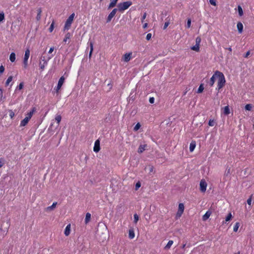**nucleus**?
<instances>
[{
	"label": "nucleus",
	"instance_id": "f257e3e1",
	"mask_svg": "<svg viewBox=\"0 0 254 254\" xmlns=\"http://www.w3.org/2000/svg\"><path fill=\"white\" fill-rule=\"evenodd\" d=\"M215 75H217L218 82H217V88H216L218 90L221 89L225 85L226 80L225 76L223 73L218 70L215 71Z\"/></svg>",
	"mask_w": 254,
	"mask_h": 254
},
{
	"label": "nucleus",
	"instance_id": "f03ea898",
	"mask_svg": "<svg viewBox=\"0 0 254 254\" xmlns=\"http://www.w3.org/2000/svg\"><path fill=\"white\" fill-rule=\"evenodd\" d=\"M35 112V108H33L32 110L26 115L25 118L21 121L20 126L25 127L28 124Z\"/></svg>",
	"mask_w": 254,
	"mask_h": 254
},
{
	"label": "nucleus",
	"instance_id": "7ed1b4c3",
	"mask_svg": "<svg viewBox=\"0 0 254 254\" xmlns=\"http://www.w3.org/2000/svg\"><path fill=\"white\" fill-rule=\"evenodd\" d=\"M131 4L132 2L130 1L120 3L118 5L119 10L120 11H124L127 9Z\"/></svg>",
	"mask_w": 254,
	"mask_h": 254
},
{
	"label": "nucleus",
	"instance_id": "20e7f679",
	"mask_svg": "<svg viewBox=\"0 0 254 254\" xmlns=\"http://www.w3.org/2000/svg\"><path fill=\"white\" fill-rule=\"evenodd\" d=\"M74 16L75 14L73 13L68 17V18H67L65 22L64 26V30H68L70 28L71 24L73 22Z\"/></svg>",
	"mask_w": 254,
	"mask_h": 254
},
{
	"label": "nucleus",
	"instance_id": "39448f33",
	"mask_svg": "<svg viewBox=\"0 0 254 254\" xmlns=\"http://www.w3.org/2000/svg\"><path fill=\"white\" fill-rule=\"evenodd\" d=\"M30 56V50L27 49L25 51L24 57L23 59V66L24 68H26L28 66V60Z\"/></svg>",
	"mask_w": 254,
	"mask_h": 254
},
{
	"label": "nucleus",
	"instance_id": "423d86ee",
	"mask_svg": "<svg viewBox=\"0 0 254 254\" xmlns=\"http://www.w3.org/2000/svg\"><path fill=\"white\" fill-rule=\"evenodd\" d=\"M207 184L204 180H201L200 182V190L204 192L206 191Z\"/></svg>",
	"mask_w": 254,
	"mask_h": 254
},
{
	"label": "nucleus",
	"instance_id": "0eeeda50",
	"mask_svg": "<svg viewBox=\"0 0 254 254\" xmlns=\"http://www.w3.org/2000/svg\"><path fill=\"white\" fill-rule=\"evenodd\" d=\"M118 9L117 8H114L109 14L108 17L107 18V23L110 22L112 19L114 17L115 14L117 13Z\"/></svg>",
	"mask_w": 254,
	"mask_h": 254
},
{
	"label": "nucleus",
	"instance_id": "6e6552de",
	"mask_svg": "<svg viewBox=\"0 0 254 254\" xmlns=\"http://www.w3.org/2000/svg\"><path fill=\"white\" fill-rule=\"evenodd\" d=\"M184 205L183 203H180L179 204V208H178V211L177 213V216L178 217H180L182 214H183L184 211Z\"/></svg>",
	"mask_w": 254,
	"mask_h": 254
},
{
	"label": "nucleus",
	"instance_id": "1a4fd4ad",
	"mask_svg": "<svg viewBox=\"0 0 254 254\" xmlns=\"http://www.w3.org/2000/svg\"><path fill=\"white\" fill-rule=\"evenodd\" d=\"M64 77L63 76H62L59 81H58V85H57V88H56V91L58 92L61 88V87L62 86L64 81Z\"/></svg>",
	"mask_w": 254,
	"mask_h": 254
},
{
	"label": "nucleus",
	"instance_id": "9d476101",
	"mask_svg": "<svg viewBox=\"0 0 254 254\" xmlns=\"http://www.w3.org/2000/svg\"><path fill=\"white\" fill-rule=\"evenodd\" d=\"M100 149V141L99 140H97L95 142L93 150L95 152H98L99 151Z\"/></svg>",
	"mask_w": 254,
	"mask_h": 254
},
{
	"label": "nucleus",
	"instance_id": "9b49d317",
	"mask_svg": "<svg viewBox=\"0 0 254 254\" xmlns=\"http://www.w3.org/2000/svg\"><path fill=\"white\" fill-rule=\"evenodd\" d=\"M131 55H132L131 52L125 54L124 55V61L125 62H129L131 59Z\"/></svg>",
	"mask_w": 254,
	"mask_h": 254
},
{
	"label": "nucleus",
	"instance_id": "f8f14e48",
	"mask_svg": "<svg viewBox=\"0 0 254 254\" xmlns=\"http://www.w3.org/2000/svg\"><path fill=\"white\" fill-rule=\"evenodd\" d=\"M216 78H217V75H215V72L214 74L212 75V76L210 78V81L209 82L210 86L212 87L213 86Z\"/></svg>",
	"mask_w": 254,
	"mask_h": 254
},
{
	"label": "nucleus",
	"instance_id": "ddd939ff",
	"mask_svg": "<svg viewBox=\"0 0 254 254\" xmlns=\"http://www.w3.org/2000/svg\"><path fill=\"white\" fill-rule=\"evenodd\" d=\"M57 204V202H53V203L52 204V205L51 206H48L45 209L46 211H51L53 210L56 208Z\"/></svg>",
	"mask_w": 254,
	"mask_h": 254
},
{
	"label": "nucleus",
	"instance_id": "4468645a",
	"mask_svg": "<svg viewBox=\"0 0 254 254\" xmlns=\"http://www.w3.org/2000/svg\"><path fill=\"white\" fill-rule=\"evenodd\" d=\"M237 27L239 33H242L243 31V25L241 22H239L237 23Z\"/></svg>",
	"mask_w": 254,
	"mask_h": 254
},
{
	"label": "nucleus",
	"instance_id": "2eb2a0df",
	"mask_svg": "<svg viewBox=\"0 0 254 254\" xmlns=\"http://www.w3.org/2000/svg\"><path fill=\"white\" fill-rule=\"evenodd\" d=\"M70 232V224H68L65 227L64 230V234L66 236H67L69 235Z\"/></svg>",
	"mask_w": 254,
	"mask_h": 254
},
{
	"label": "nucleus",
	"instance_id": "dca6fc26",
	"mask_svg": "<svg viewBox=\"0 0 254 254\" xmlns=\"http://www.w3.org/2000/svg\"><path fill=\"white\" fill-rule=\"evenodd\" d=\"M211 214V212L209 211H207L204 215L202 216V220L203 221H206L207 219L209 218Z\"/></svg>",
	"mask_w": 254,
	"mask_h": 254
},
{
	"label": "nucleus",
	"instance_id": "f3484780",
	"mask_svg": "<svg viewBox=\"0 0 254 254\" xmlns=\"http://www.w3.org/2000/svg\"><path fill=\"white\" fill-rule=\"evenodd\" d=\"M195 146H196L195 142L194 141H191L190 145V152H192V151H193V150L195 147Z\"/></svg>",
	"mask_w": 254,
	"mask_h": 254
},
{
	"label": "nucleus",
	"instance_id": "a211bd4d",
	"mask_svg": "<svg viewBox=\"0 0 254 254\" xmlns=\"http://www.w3.org/2000/svg\"><path fill=\"white\" fill-rule=\"evenodd\" d=\"M135 236L134 230L132 229H130L128 231V237L130 239L134 238Z\"/></svg>",
	"mask_w": 254,
	"mask_h": 254
},
{
	"label": "nucleus",
	"instance_id": "6ab92c4d",
	"mask_svg": "<svg viewBox=\"0 0 254 254\" xmlns=\"http://www.w3.org/2000/svg\"><path fill=\"white\" fill-rule=\"evenodd\" d=\"M43 61L44 62L43 64H42L41 62L39 63L40 68L42 70L44 69L45 65L47 64V62L45 59H43Z\"/></svg>",
	"mask_w": 254,
	"mask_h": 254
},
{
	"label": "nucleus",
	"instance_id": "aec40b11",
	"mask_svg": "<svg viewBox=\"0 0 254 254\" xmlns=\"http://www.w3.org/2000/svg\"><path fill=\"white\" fill-rule=\"evenodd\" d=\"M173 241L170 240L168 242L167 244L166 245V246L164 247V249L166 250H168L170 249L172 245L173 244Z\"/></svg>",
	"mask_w": 254,
	"mask_h": 254
},
{
	"label": "nucleus",
	"instance_id": "412c9836",
	"mask_svg": "<svg viewBox=\"0 0 254 254\" xmlns=\"http://www.w3.org/2000/svg\"><path fill=\"white\" fill-rule=\"evenodd\" d=\"M146 147V144L144 145H140L139 148L138 149V152L139 153H141L143 151L145 150V147Z\"/></svg>",
	"mask_w": 254,
	"mask_h": 254
},
{
	"label": "nucleus",
	"instance_id": "4be33fe9",
	"mask_svg": "<svg viewBox=\"0 0 254 254\" xmlns=\"http://www.w3.org/2000/svg\"><path fill=\"white\" fill-rule=\"evenodd\" d=\"M118 0H111V2L109 5L108 8H111L114 7L117 2Z\"/></svg>",
	"mask_w": 254,
	"mask_h": 254
},
{
	"label": "nucleus",
	"instance_id": "5701e85b",
	"mask_svg": "<svg viewBox=\"0 0 254 254\" xmlns=\"http://www.w3.org/2000/svg\"><path fill=\"white\" fill-rule=\"evenodd\" d=\"M89 45H90V53L89 54V59H90L91 57L93 51V45L94 44L92 42H90Z\"/></svg>",
	"mask_w": 254,
	"mask_h": 254
},
{
	"label": "nucleus",
	"instance_id": "b1692460",
	"mask_svg": "<svg viewBox=\"0 0 254 254\" xmlns=\"http://www.w3.org/2000/svg\"><path fill=\"white\" fill-rule=\"evenodd\" d=\"M223 113L226 115H228L230 113L229 107L228 106H226L224 108Z\"/></svg>",
	"mask_w": 254,
	"mask_h": 254
},
{
	"label": "nucleus",
	"instance_id": "393cba45",
	"mask_svg": "<svg viewBox=\"0 0 254 254\" xmlns=\"http://www.w3.org/2000/svg\"><path fill=\"white\" fill-rule=\"evenodd\" d=\"M91 219V214L89 213H87L85 216V224H87Z\"/></svg>",
	"mask_w": 254,
	"mask_h": 254
},
{
	"label": "nucleus",
	"instance_id": "a878e982",
	"mask_svg": "<svg viewBox=\"0 0 254 254\" xmlns=\"http://www.w3.org/2000/svg\"><path fill=\"white\" fill-rule=\"evenodd\" d=\"M199 45L195 44L194 46L191 47L190 49L193 51L198 52L199 51Z\"/></svg>",
	"mask_w": 254,
	"mask_h": 254
},
{
	"label": "nucleus",
	"instance_id": "bb28decb",
	"mask_svg": "<svg viewBox=\"0 0 254 254\" xmlns=\"http://www.w3.org/2000/svg\"><path fill=\"white\" fill-rule=\"evenodd\" d=\"M9 60L11 62H14L15 61V54L14 53H11L10 54Z\"/></svg>",
	"mask_w": 254,
	"mask_h": 254
},
{
	"label": "nucleus",
	"instance_id": "cd10ccee",
	"mask_svg": "<svg viewBox=\"0 0 254 254\" xmlns=\"http://www.w3.org/2000/svg\"><path fill=\"white\" fill-rule=\"evenodd\" d=\"M37 11H38V14H37V15L36 16V19L38 21H39L41 19V12H42V9H41V8H39L38 9Z\"/></svg>",
	"mask_w": 254,
	"mask_h": 254
},
{
	"label": "nucleus",
	"instance_id": "c85d7f7f",
	"mask_svg": "<svg viewBox=\"0 0 254 254\" xmlns=\"http://www.w3.org/2000/svg\"><path fill=\"white\" fill-rule=\"evenodd\" d=\"M70 37H71V35L69 33H66V35H65V37L63 41L64 42L66 43L67 42V41L70 38Z\"/></svg>",
	"mask_w": 254,
	"mask_h": 254
},
{
	"label": "nucleus",
	"instance_id": "c756f323",
	"mask_svg": "<svg viewBox=\"0 0 254 254\" xmlns=\"http://www.w3.org/2000/svg\"><path fill=\"white\" fill-rule=\"evenodd\" d=\"M238 10L239 15L242 16L243 15V11L242 7L240 5L238 6Z\"/></svg>",
	"mask_w": 254,
	"mask_h": 254
},
{
	"label": "nucleus",
	"instance_id": "7c9ffc66",
	"mask_svg": "<svg viewBox=\"0 0 254 254\" xmlns=\"http://www.w3.org/2000/svg\"><path fill=\"white\" fill-rule=\"evenodd\" d=\"M239 226H240V223L239 222L236 223L234 226V228H233V231L235 232H237Z\"/></svg>",
	"mask_w": 254,
	"mask_h": 254
},
{
	"label": "nucleus",
	"instance_id": "2f4dec72",
	"mask_svg": "<svg viewBox=\"0 0 254 254\" xmlns=\"http://www.w3.org/2000/svg\"><path fill=\"white\" fill-rule=\"evenodd\" d=\"M13 77L12 76H10L7 79L5 82V86H8L9 83L12 80Z\"/></svg>",
	"mask_w": 254,
	"mask_h": 254
},
{
	"label": "nucleus",
	"instance_id": "473e14b6",
	"mask_svg": "<svg viewBox=\"0 0 254 254\" xmlns=\"http://www.w3.org/2000/svg\"><path fill=\"white\" fill-rule=\"evenodd\" d=\"M62 117L60 115H57L55 117V120L57 121V123L59 124L61 121Z\"/></svg>",
	"mask_w": 254,
	"mask_h": 254
},
{
	"label": "nucleus",
	"instance_id": "72a5a7b5",
	"mask_svg": "<svg viewBox=\"0 0 254 254\" xmlns=\"http://www.w3.org/2000/svg\"><path fill=\"white\" fill-rule=\"evenodd\" d=\"M54 24H55V22L53 20L52 24H51V26H50L49 29L50 32H53L54 28Z\"/></svg>",
	"mask_w": 254,
	"mask_h": 254
},
{
	"label": "nucleus",
	"instance_id": "f704fd0d",
	"mask_svg": "<svg viewBox=\"0 0 254 254\" xmlns=\"http://www.w3.org/2000/svg\"><path fill=\"white\" fill-rule=\"evenodd\" d=\"M203 89H204V88L203 86V84H201L198 87V89L197 90V93H201L203 91Z\"/></svg>",
	"mask_w": 254,
	"mask_h": 254
},
{
	"label": "nucleus",
	"instance_id": "c9c22d12",
	"mask_svg": "<svg viewBox=\"0 0 254 254\" xmlns=\"http://www.w3.org/2000/svg\"><path fill=\"white\" fill-rule=\"evenodd\" d=\"M245 108L246 110H248V111H251L252 109V104H247L245 107Z\"/></svg>",
	"mask_w": 254,
	"mask_h": 254
},
{
	"label": "nucleus",
	"instance_id": "e433bc0d",
	"mask_svg": "<svg viewBox=\"0 0 254 254\" xmlns=\"http://www.w3.org/2000/svg\"><path fill=\"white\" fill-rule=\"evenodd\" d=\"M4 19V13L3 12H0V22L2 21Z\"/></svg>",
	"mask_w": 254,
	"mask_h": 254
},
{
	"label": "nucleus",
	"instance_id": "4c0bfd02",
	"mask_svg": "<svg viewBox=\"0 0 254 254\" xmlns=\"http://www.w3.org/2000/svg\"><path fill=\"white\" fill-rule=\"evenodd\" d=\"M134 222L136 223L139 220V217L137 214H134L133 215Z\"/></svg>",
	"mask_w": 254,
	"mask_h": 254
},
{
	"label": "nucleus",
	"instance_id": "58836bf2",
	"mask_svg": "<svg viewBox=\"0 0 254 254\" xmlns=\"http://www.w3.org/2000/svg\"><path fill=\"white\" fill-rule=\"evenodd\" d=\"M232 214L231 213H229L227 217H226L225 221L226 222L230 221L232 218Z\"/></svg>",
	"mask_w": 254,
	"mask_h": 254
},
{
	"label": "nucleus",
	"instance_id": "ea45409f",
	"mask_svg": "<svg viewBox=\"0 0 254 254\" xmlns=\"http://www.w3.org/2000/svg\"><path fill=\"white\" fill-rule=\"evenodd\" d=\"M140 124L138 123L135 126V127H134V131H137V130H138L139 129V128L140 127Z\"/></svg>",
	"mask_w": 254,
	"mask_h": 254
},
{
	"label": "nucleus",
	"instance_id": "a19ab883",
	"mask_svg": "<svg viewBox=\"0 0 254 254\" xmlns=\"http://www.w3.org/2000/svg\"><path fill=\"white\" fill-rule=\"evenodd\" d=\"M201 42V38L200 37H196L195 39V44H197L200 45V43Z\"/></svg>",
	"mask_w": 254,
	"mask_h": 254
},
{
	"label": "nucleus",
	"instance_id": "79ce46f5",
	"mask_svg": "<svg viewBox=\"0 0 254 254\" xmlns=\"http://www.w3.org/2000/svg\"><path fill=\"white\" fill-rule=\"evenodd\" d=\"M214 121L213 120H210L208 122V125L209 126L213 127L214 126Z\"/></svg>",
	"mask_w": 254,
	"mask_h": 254
},
{
	"label": "nucleus",
	"instance_id": "37998d69",
	"mask_svg": "<svg viewBox=\"0 0 254 254\" xmlns=\"http://www.w3.org/2000/svg\"><path fill=\"white\" fill-rule=\"evenodd\" d=\"M141 186V184L139 182H138L136 185L135 187V190H137Z\"/></svg>",
	"mask_w": 254,
	"mask_h": 254
},
{
	"label": "nucleus",
	"instance_id": "c03bdc74",
	"mask_svg": "<svg viewBox=\"0 0 254 254\" xmlns=\"http://www.w3.org/2000/svg\"><path fill=\"white\" fill-rule=\"evenodd\" d=\"M253 194H252L250 198L247 200V203L249 205H251L252 203V199Z\"/></svg>",
	"mask_w": 254,
	"mask_h": 254
},
{
	"label": "nucleus",
	"instance_id": "a18cd8bd",
	"mask_svg": "<svg viewBox=\"0 0 254 254\" xmlns=\"http://www.w3.org/2000/svg\"><path fill=\"white\" fill-rule=\"evenodd\" d=\"M9 115L10 118L12 119L14 117V115H15L14 113L12 110H10L9 111Z\"/></svg>",
	"mask_w": 254,
	"mask_h": 254
},
{
	"label": "nucleus",
	"instance_id": "49530a36",
	"mask_svg": "<svg viewBox=\"0 0 254 254\" xmlns=\"http://www.w3.org/2000/svg\"><path fill=\"white\" fill-rule=\"evenodd\" d=\"M190 25H191V20L190 19H188V21H187V28H190Z\"/></svg>",
	"mask_w": 254,
	"mask_h": 254
},
{
	"label": "nucleus",
	"instance_id": "de8ad7c7",
	"mask_svg": "<svg viewBox=\"0 0 254 254\" xmlns=\"http://www.w3.org/2000/svg\"><path fill=\"white\" fill-rule=\"evenodd\" d=\"M4 67L1 65L0 66V75L4 72Z\"/></svg>",
	"mask_w": 254,
	"mask_h": 254
},
{
	"label": "nucleus",
	"instance_id": "09e8293b",
	"mask_svg": "<svg viewBox=\"0 0 254 254\" xmlns=\"http://www.w3.org/2000/svg\"><path fill=\"white\" fill-rule=\"evenodd\" d=\"M151 37H152V34L151 33H148L146 35V39L148 41L150 40L151 38Z\"/></svg>",
	"mask_w": 254,
	"mask_h": 254
},
{
	"label": "nucleus",
	"instance_id": "8fccbe9b",
	"mask_svg": "<svg viewBox=\"0 0 254 254\" xmlns=\"http://www.w3.org/2000/svg\"><path fill=\"white\" fill-rule=\"evenodd\" d=\"M211 4L215 6L216 5V0H209Z\"/></svg>",
	"mask_w": 254,
	"mask_h": 254
},
{
	"label": "nucleus",
	"instance_id": "3c124183",
	"mask_svg": "<svg viewBox=\"0 0 254 254\" xmlns=\"http://www.w3.org/2000/svg\"><path fill=\"white\" fill-rule=\"evenodd\" d=\"M146 12H144L142 18H141V22L143 23V21H144V20L145 19L146 17Z\"/></svg>",
	"mask_w": 254,
	"mask_h": 254
},
{
	"label": "nucleus",
	"instance_id": "603ef678",
	"mask_svg": "<svg viewBox=\"0 0 254 254\" xmlns=\"http://www.w3.org/2000/svg\"><path fill=\"white\" fill-rule=\"evenodd\" d=\"M23 83L22 82L20 83L19 85L17 86V88L19 89V90H21L23 88Z\"/></svg>",
	"mask_w": 254,
	"mask_h": 254
},
{
	"label": "nucleus",
	"instance_id": "864d4df0",
	"mask_svg": "<svg viewBox=\"0 0 254 254\" xmlns=\"http://www.w3.org/2000/svg\"><path fill=\"white\" fill-rule=\"evenodd\" d=\"M169 24L170 22L169 21L166 22L164 24L163 29H166Z\"/></svg>",
	"mask_w": 254,
	"mask_h": 254
},
{
	"label": "nucleus",
	"instance_id": "5fc2aeb1",
	"mask_svg": "<svg viewBox=\"0 0 254 254\" xmlns=\"http://www.w3.org/2000/svg\"><path fill=\"white\" fill-rule=\"evenodd\" d=\"M149 101L151 104L154 103V98L153 97H150L149 98Z\"/></svg>",
	"mask_w": 254,
	"mask_h": 254
},
{
	"label": "nucleus",
	"instance_id": "6e6d98bb",
	"mask_svg": "<svg viewBox=\"0 0 254 254\" xmlns=\"http://www.w3.org/2000/svg\"><path fill=\"white\" fill-rule=\"evenodd\" d=\"M4 164V163L3 162V160L2 159H0V168L2 167V166Z\"/></svg>",
	"mask_w": 254,
	"mask_h": 254
},
{
	"label": "nucleus",
	"instance_id": "4d7b16f0",
	"mask_svg": "<svg viewBox=\"0 0 254 254\" xmlns=\"http://www.w3.org/2000/svg\"><path fill=\"white\" fill-rule=\"evenodd\" d=\"M54 47H51V48L50 49V50H49V52H48V53H49V54H51V53L54 51Z\"/></svg>",
	"mask_w": 254,
	"mask_h": 254
},
{
	"label": "nucleus",
	"instance_id": "13d9d810",
	"mask_svg": "<svg viewBox=\"0 0 254 254\" xmlns=\"http://www.w3.org/2000/svg\"><path fill=\"white\" fill-rule=\"evenodd\" d=\"M231 173V168H228L227 170V173H226V175L227 176L228 175L230 174Z\"/></svg>",
	"mask_w": 254,
	"mask_h": 254
},
{
	"label": "nucleus",
	"instance_id": "bf43d9fd",
	"mask_svg": "<svg viewBox=\"0 0 254 254\" xmlns=\"http://www.w3.org/2000/svg\"><path fill=\"white\" fill-rule=\"evenodd\" d=\"M250 51H248V52L246 53V54H245V56H244V57H245V58H248V56L250 55Z\"/></svg>",
	"mask_w": 254,
	"mask_h": 254
},
{
	"label": "nucleus",
	"instance_id": "052dcab7",
	"mask_svg": "<svg viewBox=\"0 0 254 254\" xmlns=\"http://www.w3.org/2000/svg\"><path fill=\"white\" fill-rule=\"evenodd\" d=\"M147 26H148V24H147V23H144V24H143V28L144 29H145V28H147Z\"/></svg>",
	"mask_w": 254,
	"mask_h": 254
},
{
	"label": "nucleus",
	"instance_id": "680f3d73",
	"mask_svg": "<svg viewBox=\"0 0 254 254\" xmlns=\"http://www.w3.org/2000/svg\"><path fill=\"white\" fill-rule=\"evenodd\" d=\"M230 52H232V48L231 47H229L227 49Z\"/></svg>",
	"mask_w": 254,
	"mask_h": 254
},
{
	"label": "nucleus",
	"instance_id": "e2e57ef3",
	"mask_svg": "<svg viewBox=\"0 0 254 254\" xmlns=\"http://www.w3.org/2000/svg\"><path fill=\"white\" fill-rule=\"evenodd\" d=\"M185 246H186V244H184V245L182 246V248H183V249L185 248Z\"/></svg>",
	"mask_w": 254,
	"mask_h": 254
},
{
	"label": "nucleus",
	"instance_id": "0e129e2a",
	"mask_svg": "<svg viewBox=\"0 0 254 254\" xmlns=\"http://www.w3.org/2000/svg\"><path fill=\"white\" fill-rule=\"evenodd\" d=\"M240 254V252H238V253H235L234 254Z\"/></svg>",
	"mask_w": 254,
	"mask_h": 254
},
{
	"label": "nucleus",
	"instance_id": "69168bd1",
	"mask_svg": "<svg viewBox=\"0 0 254 254\" xmlns=\"http://www.w3.org/2000/svg\"><path fill=\"white\" fill-rule=\"evenodd\" d=\"M100 0L101 1L102 0Z\"/></svg>",
	"mask_w": 254,
	"mask_h": 254
}]
</instances>
